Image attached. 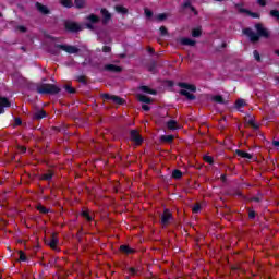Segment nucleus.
Returning <instances> with one entry per match:
<instances>
[{"label":"nucleus","instance_id":"nucleus-28","mask_svg":"<svg viewBox=\"0 0 279 279\" xmlns=\"http://www.w3.org/2000/svg\"><path fill=\"white\" fill-rule=\"evenodd\" d=\"M172 178H174V180H180L182 178V172L180 170H174L172 172Z\"/></svg>","mask_w":279,"mask_h":279},{"label":"nucleus","instance_id":"nucleus-32","mask_svg":"<svg viewBox=\"0 0 279 279\" xmlns=\"http://www.w3.org/2000/svg\"><path fill=\"white\" fill-rule=\"evenodd\" d=\"M19 258L22 262L27 260V257L25 256V253L23 251H19Z\"/></svg>","mask_w":279,"mask_h":279},{"label":"nucleus","instance_id":"nucleus-50","mask_svg":"<svg viewBox=\"0 0 279 279\" xmlns=\"http://www.w3.org/2000/svg\"><path fill=\"white\" fill-rule=\"evenodd\" d=\"M250 123L253 125V128H255V129L258 128V125H256V124L254 123V121L251 120Z\"/></svg>","mask_w":279,"mask_h":279},{"label":"nucleus","instance_id":"nucleus-51","mask_svg":"<svg viewBox=\"0 0 279 279\" xmlns=\"http://www.w3.org/2000/svg\"><path fill=\"white\" fill-rule=\"evenodd\" d=\"M19 29H20V32H25V27L24 26H20Z\"/></svg>","mask_w":279,"mask_h":279},{"label":"nucleus","instance_id":"nucleus-37","mask_svg":"<svg viewBox=\"0 0 279 279\" xmlns=\"http://www.w3.org/2000/svg\"><path fill=\"white\" fill-rule=\"evenodd\" d=\"M192 210H193V213H199V210H202V206H199V204H196V205H194Z\"/></svg>","mask_w":279,"mask_h":279},{"label":"nucleus","instance_id":"nucleus-31","mask_svg":"<svg viewBox=\"0 0 279 279\" xmlns=\"http://www.w3.org/2000/svg\"><path fill=\"white\" fill-rule=\"evenodd\" d=\"M213 101H216V104H223V98L221 96H214Z\"/></svg>","mask_w":279,"mask_h":279},{"label":"nucleus","instance_id":"nucleus-29","mask_svg":"<svg viewBox=\"0 0 279 279\" xmlns=\"http://www.w3.org/2000/svg\"><path fill=\"white\" fill-rule=\"evenodd\" d=\"M75 7L78 8V9H82L84 8V5H86V1L84 0H75Z\"/></svg>","mask_w":279,"mask_h":279},{"label":"nucleus","instance_id":"nucleus-45","mask_svg":"<svg viewBox=\"0 0 279 279\" xmlns=\"http://www.w3.org/2000/svg\"><path fill=\"white\" fill-rule=\"evenodd\" d=\"M250 16H252L253 19H258V13H252V12H248Z\"/></svg>","mask_w":279,"mask_h":279},{"label":"nucleus","instance_id":"nucleus-46","mask_svg":"<svg viewBox=\"0 0 279 279\" xmlns=\"http://www.w3.org/2000/svg\"><path fill=\"white\" fill-rule=\"evenodd\" d=\"M130 274H131V276H135V274H136V269H134V268H130Z\"/></svg>","mask_w":279,"mask_h":279},{"label":"nucleus","instance_id":"nucleus-26","mask_svg":"<svg viewBox=\"0 0 279 279\" xmlns=\"http://www.w3.org/2000/svg\"><path fill=\"white\" fill-rule=\"evenodd\" d=\"M121 252H123L124 254H132V248H130V246L128 245H122L120 246Z\"/></svg>","mask_w":279,"mask_h":279},{"label":"nucleus","instance_id":"nucleus-39","mask_svg":"<svg viewBox=\"0 0 279 279\" xmlns=\"http://www.w3.org/2000/svg\"><path fill=\"white\" fill-rule=\"evenodd\" d=\"M154 13H151V11L149 9H145V15L147 16V19H151Z\"/></svg>","mask_w":279,"mask_h":279},{"label":"nucleus","instance_id":"nucleus-36","mask_svg":"<svg viewBox=\"0 0 279 279\" xmlns=\"http://www.w3.org/2000/svg\"><path fill=\"white\" fill-rule=\"evenodd\" d=\"M51 178H53V173L49 172L44 174L43 180H51Z\"/></svg>","mask_w":279,"mask_h":279},{"label":"nucleus","instance_id":"nucleus-13","mask_svg":"<svg viewBox=\"0 0 279 279\" xmlns=\"http://www.w3.org/2000/svg\"><path fill=\"white\" fill-rule=\"evenodd\" d=\"M101 15L104 17V23H108V21H110V19H112V14H110V12H108V10L106 9H101Z\"/></svg>","mask_w":279,"mask_h":279},{"label":"nucleus","instance_id":"nucleus-17","mask_svg":"<svg viewBox=\"0 0 279 279\" xmlns=\"http://www.w3.org/2000/svg\"><path fill=\"white\" fill-rule=\"evenodd\" d=\"M36 8L41 14H49V9L40 3H36Z\"/></svg>","mask_w":279,"mask_h":279},{"label":"nucleus","instance_id":"nucleus-22","mask_svg":"<svg viewBox=\"0 0 279 279\" xmlns=\"http://www.w3.org/2000/svg\"><path fill=\"white\" fill-rule=\"evenodd\" d=\"M47 117V113L44 110H39L35 113V119H45Z\"/></svg>","mask_w":279,"mask_h":279},{"label":"nucleus","instance_id":"nucleus-3","mask_svg":"<svg viewBox=\"0 0 279 279\" xmlns=\"http://www.w3.org/2000/svg\"><path fill=\"white\" fill-rule=\"evenodd\" d=\"M180 87L183 88L181 90V95H184V97L189 99H195V96L192 93H195L194 85L186 84V83H180Z\"/></svg>","mask_w":279,"mask_h":279},{"label":"nucleus","instance_id":"nucleus-25","mask_svg":"<svg viewBox=\"0 0 279 279\" xmlns=\"http://www.w3.org/2000/svg\"><path fill=\"white\" fill-rule=\"evenodd\" d=\"M121 252H123L124 254H132V248H130V246L128 245H122L120 246Z\"/></svg>","mask_w":279,"mask_h":279},{"label":"nucleus","instance_id":"nucleus-53","mask_svg":"<svg viewBox=\"0 0 279 279\" xmlns=\"http://www.w3.org/2000/svg\"><path fill=\"white\" fill-rule=\"evenodd\" d=\"M21 151H22V153H25V151H26V148H25V147H21Z\"/></svg>","mask_w":279,"mask_h":279},{"label":"nucleus","instance_id":"nucleus-30","mask_svg":"<svg viewBox=\"0 0 279 279\" xmlns=\"http://www.w3.org/2000/svg\"><path fill=\"white\" fill-rule=\"evenodd\" d=\"M165 19H167V15L165 13H160L155 16V21L157 22L165 21Z\"/></svg>","mask_w":279,"mask_h":279},{"label":"nucleus","instance_id":"nucleus-41","mask_svg":"<svg viewBox=\"0 0 279 279\" xmlns=\"http://www.w3.org/2000/svg\"><path fill=\"white\" fill-rule=\"evenodd\" d=\"M111 50H112V49H111L109 46H105V47L102 48L104 53H110Z\"/></svg>","mask_w":279,"mask_h":279},{"label":"nucleus","instance_id":"nucleus-47","mask_svg":"<svg viewBox=\"0 0 279 279\" xmlns=\"http://www.w3.org/2000/svg\"><path fill=\"white\" fill-rule=\"evenodd\" d=\"M272 145H274L277 149H279V142H278V141H274V142H272Z\"/></svg>","mask_w":279,"mask_h":279},{"label":"nucleus","instance_id":"nucleus-52","mask_svg":"<svg viewBox=\"0 0 279 279\" xmlns=\"http://www.w3.org/2000/svg\"><path fill=\"white\" fill-rule=\"evenodd\" d=\"M15 123H16V125H21V120L17 119V120L15 121Z\"/></svg>","mask_w":279,"mask_h":279},{"label":"nucleus","instance_id":"nucleus-38","mask_svg":"<svg viewBox=\"0 0 279 279\" xmlns=\"http://www.w3.org/2000/svg\"><path fill=\"white\" fill-rule=\"evenodd\" d=\"M159 32H160L161 36H167V28L165 26H161L159 28Z\"/></svg>","mask_w":279,"mask_h":279},{"label":"nucleus","instance_id":"nucleus-49","mask_svg":"<svg viewBox=\"0 0 279 279\" xmlns=\"http://www.w3.org/2000/svg\"><path fill=\"white\" fill-rule=\"evenodd\" d=\"M191 5V1H185L184 2V8H189Z\"/></svg>","mask_w":279,"mask_h":279},{"label":"nucleus","instance_id":"nucleus-6","mask_svg":"<svg viewBox=\"0 0 279 279\" xmlns=\"http://www.w3.org/2000/svg\"><path fill=\"white\" fill-rule=\"evenodd\" d=\"M65 28L69 31V32H81L82 29V25L75 23V22H66L65 23Z\"/></svg>","mask_w":279,"mask_h":279},{"label":"nucleus","instance_id":"nucleus-48","mask_svg":"<svg viewBox=\"0 0 279 279\" xmlns=\"http://www.w3.org/2000/svg\"><path fill=\"white\" fill-rule=\"evenodd\" d=\"M248 217H250V219H254V217H255L254 211H250Z\"/></svg>","mask_w":279,"mask_h":279},{"label":"nucleus","instance_id":"nucleus-8","mask_svg":"<svg viewBox=\"0 0 279 279\" xmlns=\"http://www.w3.org/2000/svg\"><path fill=\"white\" fill-rule=\"evenodd\" d=\"M131 141H133L135 145H141V143H143V137H141L138 131H131Z\"/></svg>","mask_w":279,"mask_h":279},{"label":"nucleus","instance_id":"nucleus-33","mask_svg":"<svg viewBox=\"0 0 279 279\" xmlns=\"http://www.w3.org/2000/svg\"><path fill=\"white\" fill-rule=\"evenodd\" d=\"M37 209L39 210V213H44V214L49 213V209H47V208H46L45 206H43V205L37 206Z\"/></svg>","mask_w":279,"mask_h":279},{"label":"nucleus","instance_id":"nucleus-44","mask_svg":"<svg viewBox=\"0 0 279 279\" xmlns=\"http://www.w3.org/2000/svg\"><path fill=\"white\" fill-rule=\"evenodd\" d=\"M142 109L145 110V112H149L150 108L147 105H143Z\"/></svg>","mask_w":279,"mask_h":279},{"label":"nucleus","instance_id":"nucleus-21","mask_svg":"<svg viewBox=\"0 0 279 279\" xmlns=\"http://www.w3.org/2000/svg\"><path fill=\"white\" fill-rule=\"evenodd\" d=\"M141 90H142L143 93H147L148 95H156V90H153V89H150V88L147 87V86H142V87H141Z\"/></svg>","mask_w":279,"mask_h":279},{"label":"nucleus","instance_id":"nucleus-43","mask_svg":"<svg viewBox=\"0 0 279 279\" xmlns=\"http://www.w3.org/2000/svg\"><path fill=\"white\" fill-rule=\"evenodd\" d=\"M259 5L265 7L267 5V0H258Z\"/></svg>","mask_w":279,"mask_h":279},{"label":"nucleus","instance_id":"nucleus-19","mask_svg":"<svg viewBox=\"0 0 279 279\" xmlns=\"http://www.w3.org/2000/svg\"><path fill=\"white\" fill-rule=\"evenodd\" d=\"M48 245L52 248V250H57L58 247V238L53 236L50 242L48 243Z\"/></svg>","mask_w":279,"mask_h":279},{"label":"nucleus","instance_id":"nucleus-11","mask_svg":"<svg viewBox=\"0 0 279 279\" xmlns=\"http://www.w3.org/2000/svg\"><path fill=\"white\" fill-rule=\"evenodd\" d=\"M169 221H171V211L166 209L163 215L161 216V223L163 226H167V223H169Z\"/></svg>","mask_w":279,"mask_h":279},{"label":"nucleus","instance_id":"nucleus-34","mask_svg":"<svg viewBox=\"0 0 279 279\" xmlns=\"http://www.w3.org/2000/svg\"><path fill=\"white\" fill-rule=\"evenodd\" d=\"M82 215L85 219H87V221H92L93 218L90 217V214H88V211H83Z\"/></svg>","mask_w":279,"mask_h":279},{"label":"nucleus","instance_id":"nucleus-4","mask_svg":"<svg viewBox=\"0 0 279 279\" xmlns=\"http://www.w3.org/2000/svg\"><path fill=\"white\" fill-rule=\"evenodd\" d=\"M86 23H85V27L87 29H95L97 23H99V16L95 15V14H90L85 19Z\"/></svg>","mask_w":279,"mask_h":279},{"label":"nucleus","instance_id":"nucleus-14","mask_svg":"<svg viewBox=\"0 0 279 279\" xmlns=\"http://www.w3.org/2000/svg\"><path fill=\"white\" fill-rule=\"evenodd\" d=\"M106 71H111L112 73H120L121 66L114 64H108L105 66Z\"/></svg>","mask_w":279,"mask_h":279},{"label":"nucleus","instance_id":"nucleus-2","mask_svg":"<svg viewBox=\"0 0 279 279\" xmlns=\"http://www.w3.org/2000/svg\"><path fill=\"white\" fill-rule=\"evenodd\" d=\"M37 92L40 95H56V94L60 93V88H58V86H56V85L44 84L37 88Z\"/></svg>","mask_w":279,"mask_h":279},{"label":"nucleus","instance_id":"nucleus-23","mask_svg":"<svg viewBox=\"0 0 279 279\" xmlns=\"http://www.w3.org/2000/svg\"><path fill=\"white\" fill-rule=\"evenodd\" d=\"M174 136L173 135H162L161 141L165 143H171L173 141Z\"/></svg>","mask_w":279,"mask_h":279},{"label":"nucleus","instance_id":"nucleus-42","mask_svg":"<svg viewBox=\"0 0 279 279\" xmlns=\"http://www.w3.org/2000/svg\"><path fill=\"white\" fill-rule=\"evenodd\" d=\"M65 90H68L69 93H75V89H73V87L71 86H65Z\"/></svg>","mask_w":279,"mask_h":279},{"label":"nucleus","instance_id":"nucleus-1","mask_svg":"<svg viewBox=\"0 0 279 279\" xmlns=\"http://www.w3.org/2000/svg\"><path fill=\"white\" fill-rule=\"evenodd\" d=\"M255 29L257 34L254 33L252 28H246L243 31V34H245V36H247L252 43H258L260 36L263 38H269V31H267V28H265L262 24H256Z\"/></svg>","mask_w":279,"mask_h":279},{"label":"nucleus","instance_id":"nucleus-12","mask_svg":"<svg viewBox=\"0 0 279 279\" xmlns=\"http://www.w3.org/2000/svg\"><path fill=\"white\" fill-rule=\"evenodd\" d=\"M167 128H168V130H180L181 126L179 125V123L175 120H170L167 123Z\"/></svg>","mask_w":279,"mask_h":279},{"label":"nucleus","instance_id":"nucleus-15","mask_svg":"<svg viewBox=\"0 0 279 279\" xmlns=\"http://www.w3.org/2000/svg\"><path fill=\"white\" fill-rule=\"evenodd\" d=\"M235 154L240 156V158H245L246 160H252V154L245 153L243 150H236Z\"/></svg>","mask_w":279,"mask_h":279},{"label":"nucleus","instance_id":"nucleus-5","mask_svg":"<svg viewBox=\"0 0 279 279\" xmlns=\"http://www.w3.org/2000/svg\"><path fill=\"white\" fill-rule=\"evenodd\" d=\"M57 49H62V51H65V53H77V51H80L77 47L69 45H58Z\"/></svg>","mask_w":279,"mask_h":279},{"label":"nucleus","instance_id":"nucleus-20","mask_svg":"<svg viewBox=\"0 0 279 279\" xmlns=\"http://www.w3.org/2000/svg\"><path fill=\"white\" fill-rule=\"evenodd\" d=\"M59 2L63 8H73V1L71 0H59Z\"/></svg>","mask_w":279,"mask_h":279},{"label":"nucleus","instance_id":"nucleus-27","mask_svg":"<svg viewBox=\"0 0 279 279\" xmlns=\"http://www.w3.org/2000/svg\"><path fill=\"white\" fill-rule=\"evenodd\" d=\"M192 36H193L194 38H198V36H202V29H201V28H194V29L192 31Z\"/></svg>","mask_w":279,"mask_h":279},{"label":"nucleus","instance_id":"nucleus-40","mask_svg":"<svg viewBox=\"0 0 279 279\" xmlns=\"http://www.w3.org/2000/svg\"><path fill=\"white\" fill-rule=\"evenodd\" d=\"M205 162H208V165H213V158L210 156L204 157Z\"/></svg>","mask_w":279,"mask_h":279},{"label":"nucleus","instance_id":"nucleus-18","mask_svg":"<svg viewBox=\"0 0 279 279\" xmlns=\"http://www.w3.org/2000/svg\"><path fill=\"white\" fill-rule=\"evenodd\" d=\"M244 106H247V102H245L243 99H238L235 101V108L236 110L241 111V108H244Z\"/></svg>","mask_w":279,"mask_h":279},{"label":"nucleus","instance_id":"nucleus-10","mask_svg":"<svg viewBox=\"0 0 279 279\" xmlns=\"http://www.w3.org/2000/svg\"><path fill=\"white\" fill-rule=\"evenodd\" d=\"M3 108H10V100H8L5 97H0V114L5 112Z\"/></svg>","mask_w":279,"mask_h":279},{"label":"nucleus","instance_id":"nucleus-16","mask_svg":"<svg viewBox=\"0 0 279 279\" xmlns=\"http://www.w3.org/2000/svg\"><path fill=\"white\" fill-rule=\"evenodd\" d=\"M137 99H138V101H142V104H151V98H149L143 94H138Z\"/></svg>","mask_w":279,"mask_h":279},{"label":"nucleus","instance_id":"nucleus-24","mask_svg":"<svg viewBox=\"0 0 279 279\" xmlns=\"http://www.w3.org/2000/svg\"><path fill=\"white\" fill-rule=\"evenodd\" d=\"M116 11L119 14H128V9H125L124 7H121V5L116 7Z\"/></svg>","mask_w":279,"mask_h":279},{"label":"nucleus","instance_id":"nucleus-54","mask_svg":"<svg viewBox=\"0 0 279 279\" xmlns=\"http://www.w3.org/2000/svg\"><path fill=\"white\" fill-rule=\"evenodd\" d=\"M277 53H278V56H279V51H278Z\"/></svg>","mask_w":279,"mask_h":279},{"label":"nucleus","instance_id":"nucleus-7","mask_svg":"<svg viewBox=\"0 0 279 279\" xmlns=\"http://www.w3.org/2000/svg\"><path fill=\"white\" fill-rule=\"evenodd\" d=\"M104 97H105V99H109V101H112L113 104H117L118 106H122V104H123L122 98L119 96H112L109 94H105Z\"/></svg>","mask_w":279,"mask_h":279},{"label":"nucleus","instance_id":"nucleus-35","mask_svg":"<svg viewBox=\"0 0 279 279\" xmlns=\"http://www.w3.org/2000/svg\"><path fill=\"white\" fill-rule=\"evenodd\" d=\"M253 56H254L255 60H257V62H260V53H258L257 50H254Z\"/></svg>","mask_w":279,"mask_h":279},{"label":"nucleus","instance_id":"nucleus-9","mask_svg":"<svg viewBox=\"0 0 279 279\" xmlns=\"http://www.w3.org/2000/svg\"><path fill=\"white\" fill-rule=\"evenodd\" d=\"M179 45L187 46V47H193L195 46V40L187 38V37H181L178 39Z\"/></svg>","mask_w":279,"mask_h":279}]
</instances>
